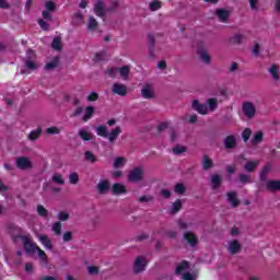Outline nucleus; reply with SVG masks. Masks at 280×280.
Here are the masks:
<instances>
[{
  "instance_id": "34",
  "label": "nucleus",
  "mask_w": 280,
  "mask_h": 280,
  "mask_svg": "<svg viewBox=\"0 0 280 280\" xmlns=\"http://www.w3.org/2000/svg\"><path fill=\"white\" fill-rule=\"evenodd\" d=\"M51 183H55V185H65V177L60 173H55L51 176Z\"/></svg>"
},
{
  "instance_id": "49",
  "label": "nucleus",
  "mask_w": 280,
  "mask_h": 280,
  "mask_svg": "<svg viewBox=\"0 0 280 280\" xmlns=\"http://www.w3.org/2000/svg\"><path fill=\"white\" fill-rule=\"evenodd\" d=\"M45 8H46V11H48V12H55L56 3H54L52 1H46Z\"/></svg>"
},
{
  "instance_id": "19",
  "label": "nucleus",
  "mask_w": 280,
  "mask_h": 280,
  "mask_svg": "<svg viewBox=\"0 0 280 280\" xmlns=\"http://www.w3.org/2000/svg\"><path fill=\"white\" fill-rule=\"evenodd\" d=\"M184 240L192 248H194V246H196L198 244V236H196V234H194L192 232L184 233Z\"/></svg>"
},
{
  "instance_id": "5",
  "label": "nucleus",
  "mask_w": 280,
  "mask_h": 280,
  "mask_svg": "<svg viewBox=\"0 0 280 280\" xmlns=\"http://www.w3.org/2000/svg\"><path fill=\"white\" fill-rule=\"evenodd\" d=\"M145 266H148V259L144 256H138L133 261V272L139 275L145 270Z\"/></svg>"
},
{
  "instance_id": "24",
  "label": "nucleus",
  "mask_w": 280,
  "mask_h": 280,
  "mask_svg": "<svg viewBox=\"0 0 280 280\" xmlns=\"http://www.w3.org/2000/svg\"><path fill=\"white\" fill-rule=\"evenodd\" d=\"M259 163H260L259 160L246 162V164L244 165L245 172H249V173L255 172V170L259 167Z\"/></svg>"
},
{
  "instance_id": "7",
  "label": "nucleus",
  "mask_w": 280,
  "mask_h": 280,
  "mask_svg": "<svg viewBox=\"0 0 280 280\" xmlns=\"http://www.w3.org/2000/svg\"><path fill=\"white\" fill-rule=\"evenodd\" d=\"M141 95L144 100H154V97H156L154 88H152V84L150 83L144 84L141 90Z\"/></svg>"
},
{
  "instance_id": "45",
  "label": "nucleus",
  "mask_w": 280,
  "mask_h": 280,
  "mask_svg": "<svg viewBox=\"0 0 280 280\" xmlns=\"http://www.w3.org/2000/svg\"><path fill=\"white\" fill-rule=\"evenodd\" d=\"M148 42H149V51L152 55L154 51V36L152 34L148 35Z\"/></svg>"
},
{
  "instance_id": "51",
  "label": "nucleus",
  "mask_w": 280,
  "mask_h": 280,
  "mask_svg": "<svg viewBox=\"0 0 280 280\" xmlns=\"http://www.w3.org/2000/svg\"><path fill=\"white\" fill-rule=\"evenodd\" d=\"M57 218H58V220H60V222H67V220H69V213L65 212V211L59 212L57 214Z\"/></svg>"
},
{
  "instance_id": "47",
  "label": "nucleus",
  "mask_w": 280,
  "mask_h": 280,
  "mask_svg": "<svg viewBox=\"0 0 280 280\" xmlns=\"http://www.w3.org/2000/svg\"><path fill=\"white\" fill-rule=\"evenodd\" d=\"M47 135H60L61 129L59 127H49L46 129Z\"/></svg>"
},
{
  "instance_id": "28",
  "label": "nucleus",
  "mask_w": 280,
  "mask_h": 280,
  "mask_svg": "<svg viewBox=\"0 0 280 280\" xmlns=\"http://www.w3.org/2000/svg\"><path fill=\"white\" fill-rule=\"evenodd\" d=\"M96 135L103 139H108V127L104 125L96 127Z\"/></svg>"
},
{
  "instance_id": "9",
  "label": "nucleus",
  "mask_w": 280,
  "mask_h": 280,
  "mask_svg": "<svg viewBox=\"0 0 280 280\" xmlns=\"http://www.w3.org/2000/svg\"><path fill=\"white\" fill-rule=\"evenodd\" d=\"M242 252V244H240V241L232 240L228 243V253L230 255H237V253Z\"/></svg>"
},
{
  "instance_id": "27",
  "label": "nucleus",
  "mask_w": 280,
  "mask_h": 280,
  "mask_svg": "<svg viewBox=\"0 0 280 280\" xmlns=\"http://www.w3.org/2000/svg\"><path fill=\"white\" fill-rule=\"evenodd\" d=\"M79 137L82 141H93V133L89 132L86 129H80Z\"/></svg>"
},
{
  "instance_id": "43",
  "label": "nucleus",
  "mask_w": 280,
  "mask_h": 280,
  "mask_svg": "<svg viewBox=\"0 0 280 280\" xmlns=\"http://www.w3.org/2000/svg\"><path fill=\"white\" fill-rule=\"evenodd\" d=\"M37 213L38 215H40L42 218H47V215L49 214V212L47 211V209L45 207H43L42 205L37 206Z\"/></svg>"
},
{
  "instance_id": "12",
  "label": "nucleus",
  "mask_w": 280,
  "mask_h": 280,
  "mask_svg": "<svg viewBox=\"0 0 280 280\" xmlns=\"http://www.w3.org/2000/svg\"><path fill=\"white\" fill-rule=\"evenodd\" d=\"M27 59L25 60V67L30 69V71H36L38 69V65L32 60L34 56H36L33 50H27L26 52Z\"/></svg>"
},
{
  "instance_id": "64",
  "label": "nucleus",
  "mask_w": 280,
  "mask_h": 280,
  "mask_svg": "<svg viewBox=\"0 0 280 280\" xmlns=\"http://www.w3.org/2000/svg\"><path fill=\"white\" fill-rule=\"evenodd\" d=\"M167 127H168L167 122H161V124L158 126V130H159L160 132H164V130H167Z\"/></svg>"
},
{
  "instance_id": "52",
  "label": "nucleus",
  "mask_w": 280,
  "mask_h": 280,
  "mask_svg": "<svg viewBox=\"0 0 280 280\" xmlns=\"http://www.w3.org/2000/svg\"><path fill=\"white\" fill-rule=\"evenodd\" d=\"M88 27H89V30H95V27H97V20H95V18L91 16L89 19Z\"/></svg>"
},
{
  "instance_id": "36",
  "label": "nucleus",
  "mask_w": 280,
  "mask_h": 280,
  "mask_svg": "<svg viewBox=\"0 0 280 280\" xmlns=\"http://www.w3.org/2000/svg\"><path fill=\"white\" fill-rule=\"evenodd\" d=\"M207 106H209V110L214 113V110H218V98H208L206 101Z\"/></svg>"
},
{
  "instance_id": "11",
  "label": "nucleus",
  "mask_w": 280,
  "mask_h": 280,
  "mask_svg": "<svg viewBox=\"0 0 280 280\" xmlns=\"http://www.w3.org/2000/svg\"><path fill=\"white\" fill-rule=\"evenodd\" d=\"M223 145L225 150H235L237 148V138L235 136H226L223 139Z\"/></svg>"
},
{
  "instance_id": "57",
  "label": "nucleus",
  "mask_w": 280,
  "mask_h": 280,
  "mask_svg": "<svg viewBox=\"0 0 280 280\" xmlns=\"http://www.w3.org/2000/svg\"><path fill=\"white\" fill-rule=\"evenodd\" d=\"M250 135H253V131L250 129H245L242 133L243 140L246 142L250 139Z\"/></svg>"
},
{
  "instance_id": "44",
  "label": "nucleus",
  "mask_w": 280,
  "mask_h": 280,
  "mask_svg": "<svg viewBox=\"0 0 280 280\" xmlns=\"http://www.w3.org/2000/svg\"><path fill=\"white\" fill-rule=\"evenodd\" d=\"M185 190H186L185 185L182 184V183L176 184L175 187H174L175 194H179L180 196H182L183 194H185Z\"/></svg>"
},
{
  "instance_id": "46",
  "label": "nucleus",
  "mask_w": 280,
  "mask_h": 280,
  "mask_svg": "<svg viewBox=\"0 0 280 280\" xmlns=\"http://www.w3.org/2000/svg\"><path fill=\"white\" fill-rule=\"evenodd\" d=\"M56 67H58V58H55L52 61L48 62L46 66H45V69L47 71L51 70V69H56Z\"/></svg>"
},
{
  "instance_id": "3",
  "label": "nucleus",
  "mask_w": 280,
  "mask_h": 280,
  "mask_svg": "<svg viewBox=\"0 0 280 280\" xmlns=\"http://www.w3.org/2000/svg\"><path fill=\"white\" fill-rule=\"evenodd\" d=\"M15 165L18 170H22L23 172L32 170V167H34V164L32 163V160L28 156L16 158Z\"/></svg>"
},
{
  "instance_id": "53",
  "label": "nucleus",
  "mask_w": 280,
  "mask_h": 280,
  "mask_svg": "<svg viewBox=\"0 0 280 280\" xmlns=\"http://www.w3.org/2000/svg\"><path fill=\"white\" fill-rule=\"evenodd\" d=\"M37 254H38V257L42 258V261L44 264H47V254H45V250L40 249V247H37Z\"/></svg>"
},
{
  "instance_id": "38",
  "label": "nucleus",
  "mask_w": 280,
  "mask_h": 280,
  "mask_svg": "<svg viewBox=\"0 0 280 280\" xmlns=\"http://www.w3.org/2000/svg\"><path fill=\"white\" fill-rule=\"evenodd\" d=\"M261 141H264V132L257 131V132L254 135L253 139H252V143H253L254 145H259V143H261Z\"/></svg>"
},
{
  "instance_id": "30",
  "label": "nucleus",
  "mask_w": 280,
  "mask_h": 280,
  "mask_svg": "<svg viewBox=\"0 0 280 280\" xmlns=\"http://www.w3.org/2000/svg\"><path fill=\"white\" fill-rule=\"evenodd\" d=\"M172 152L173 154H175V156H180V154H185V152H187V147L176 144L175 147L172 148Z\"/></svg>"
},
{
  "instance_id": "2",
  "label": "nucleus",
  "mask_w": 280,
  "mask_h": 280,
  "mask_svg": "<svg viewBox=\"0 0 280 280\" xmlns=\"http://www.w3.org/2000/svg\"><path fill=\"white\" fill-rule=\"evenodd\" d=\"M242 110L246 119H255V116L257 115V107L255 106V103L250 101L243 102Z\"/></svg>"
},
{
  "instance_id": "17",
  "label": "nucleus",
  "mask_w": 280,
  "mask_h": 280,
  "mask_svg": "<svg viewBox=\"0 0 280 280\" xmlns=\"http://www.w3.org/2000/svg\"><path fill=\"white\" fill-rule=\"evenodd\" d=\"M106 12H107L106 5H104V2L98 0L94 4V13L96 14V16L104 18L106 16Z\"/></svg>"
},
{
  "instance_id": "54",
  "label": "nucleus",
  "mask_w": 280,
  "mask_h": 280,
  "mask_svg": "<svg viewBox=\"0 0 280 280\" xmlns=\"http://www.w3.org/2000/svg\"><path fill=\"white\" fill-rule=\"evenodd\" d=\"M240 180H241V183H243V185H248V183H250V175L241 174Z\"/></svg>"
},
{
  "instance_id": "55",
  "label": "nucleus",
  "mask_w": 280,
  "mask_h": 280,
  "mask_svg": "<svg viewBox=\"0 0 280 280\" xmlns=\"http://www.w3.org/2000/svg\"><path fill=\"white\" fill-rule=\"evenodd\" d=\"M152 200H154V197H152L150 195H144L139 198V202H141V203L152 202Z\"/></svg>"
},
{
  "instance_id": "15",
  "label": "nucleus",
  "mask_w": 280,
  "mask_h": 280,
  "mask_svg": "<svg viewBox=\"0 0 280 280\" xmlns=\"http://www.w3.org/2000/svg\"><path fill=\"white\" fill-rule=\"evenodd\" d=\"M220 185H222V176L218 174L210 175V186L213 191H218L220 189Z\"/></svg>"
},
{
  "instance_id": "10",
  "label": "nucleus",
  "mask_w": 280,
  "mask_h": 280,
  "mask_svg": "<svg viewBox=\"0 0 280 280\" xmlns=\"http://www.w3.org/2000/svg\"><path fill=\"white\" fill-rule=\"evenodd\" d=\"M112 91L115 95H120V97H124L128 94V88L124 85V83H114Z\"/></svg>"
},
{
  "instance_id": "33",
  "label": "nucleus",
  "mask_w": 280,
  "mask_h": 280,
  "mask_svg": "<svg viewBox=\"0 0 280 280\" xmlns=\"http://www.w3.org/2000/svg\"><path fill=\"white\" fill-rule=\"evenodd\" d=\"M180 209H183V201L180 199H177L175 202L172 203L170 211L171 213L175 214L178 213Z\"/></svg>"
},
{
  "instance_id": "61",
  "label": "nucleus",
  "mask_w": 280,
  "mask_h": 280,
  "mask_svg": "<svg viewBox=\"0 0 280 280\" xmlns=\"http://www.w3.org/2000/svg\"><path fill=\"white\" fill-rule=\"evenodd\" d=\"M259 3V0H249V8L257 12L259 10V7L257 5Z\"/></svg>"
},
{
  "instance_id": "42",
  "label": "nucleus",
  "mask_w": 280,
  "mask_h": 280,
  "mask_svg": "<svg viewBox=\"0 0 280 280\" xmlns=\"http://www.w3.org/2000/svg\"><path fill=\"white\" fill-rule=\"evenodd\" d=\"M84 156H85V161H88L89 163L97 162V156H95V154H93V152H91V151H86L84 153Z\"/></svg>"
},
{
  "instance_id": "16",
  "label": "nucleus",
  "mask_w": 280,
  "mask_h": 280,
  "mask_svg": "<svg viewBox=\"0 0 280 280\" xmlns=\"http://www.w3.org/2000/svg\"><path fill=\"white\" fill-rule=\"evenodd\" d=\"M121 132H124V130L119 126L112 129L110 132L107 135V140L110 143H115V141H117V139H119V135H121Z\"/></svg>"
},
{
  "instance_id": "18",
  "label": "nucleus",
  "mask_w": 280,
  "mask_h": 280,
  "mask_svg": "<svg viewBox=\"0 0 280 280\" xmlns=\"http://www.w3.org/2000/svg\"><path fill=\"white\" fill-rule=\"evenodd\" d=\"M265 189L267 191H280V180H267L265 183Z\"/></svg>"
},
{
  "instance_id": "29",
  "label": "nucleus",
  "mask_w": 280,
  "mask_h": 280,
  "mask_svg": "<svg viewBox=\"0 0 280 280\" xmlns=\"http://www.w3.org/2000/svg\"><path fill=\"white\" fill-rule=\"evenodd\" d=\"M113 192L115 194V196H119L121 194H126V186H124V184H114L113 185Z\"/></svg>"
},
{
  "instance_id": "31",
  "label": "nucleus",
  "mask_w": 280,
  "mask_h": 280,
  "mask_svg": "<svg viewBox=\"0 0 280 280\" xmlns=\"http://www.w3.org/2000/svg\"><path fill=\"white\" fill-rule=\"evenodd\" d=\"M93 115H95V107L88 106V107H85V114L82 117V120L83 121H89V119H91V117H93Z\"/></svg>"
},
{
  "instance_id": "60",
  "label": "nucleus",
  "mask_w": 280,
  "mask_h": 280,
  "mask_svg": "<svg viewBox=\"0 0 280 280\" xmlns=\"http://www.w3.org/2000/svg\"><path fill=\"white\" fill-rule=\"evenodd\" d=\"M89 275H100V268L96 266H90L88 267Z\"/></svg>"
},
{
  "instance_id": "6",
  "label": "nucleus",
  "mask_w": 280,
  "mask_h": 280,
  "mask_svg": "<svg viewBox=\"0 0 280 280\" xmlns=\"http://www.w3.org/2000/svg\"><path fill=\"white\" fill-rule=\"evenodd\" d=\"M197 55L199 56V60L203 62V65H211V55L207 48L199 46L197 49Z\"/></svg>"
},
{
  "instance_id": "35",
  "label": "nucleus",
  "mask_w": 280,
  "mask_h": 280,
  "mask_svg": "<svg viewBox=\"0 0 280 280\" xmlns=\"http://www.w3.org/2000/svg\"><path fill=\"white\" fill-rule=\"evenodd\" d=\"M118 72L122 80H128V75H130V66H124L121 68H118Z\"/></svg>"
},
{
  "instance_id": "50",
  "label": "nucleus",
  "mask_w": 280,
  "mask_h": 280,
  "mask_svg": "<svg viewBox=\"0 0 280 280\" xmlns=\"http://www.w3.org/2000/svg\"><path fill=\"white\" fill-rule=\"evenodd\" d=\"M119 73V68H109L106 70V74L109 75V78H115Z\"/></svg>"
},
{
  "instance_id": "20",
  "label": "nucleus",
  "mask_w": 280,
  "mask_h": 280,
  "mask_svg": "<svg viewBox=\"0 0 280 280\" xmlns=\"http://www.w3.org/2000/svg\"><path fill=\"white\" fill-rule=\"evenodd\" d=\"M201 167L205 172H209V170H213V160H211L209 155H202Z\"/></svg>"
},
{
  "instance_id": "26",
  "label": "nucleus",
  "mask_w": 280,
  "mask_h": 280,
  "mask_svg": "<svg viewBox=\"0 0 280 280\" xmlns=\"http://www.w3.org/2000/svg\"><path fill=\"white\" fill-rule=\"evenodd\" d=\"M268 72L271 75L272 80H275V82H279V80H280V78H279V66L272 65L268 69Z\"/></svg>"
},
{
  "instance_id": "56",
  "label": "nucleus",
  "mask_w": 280,
  "mask_h": 280,
  "mask_svg": "<svg viewBox=\"0 0 280 280\" xmlns=\"http://www.w3.org/2000/svg\"><path fill=\"white\" fill-rule=\"evenodd\" d=\"M97 100H100L97 92H91L90 95H88V102H97Z\"/></svg>"
},
{
  "instance_id": "1",
  "label": "nucleus",
  "mask_w": 280,
  "mask_h": 280,
  "mask_svg": "<svg viewBox=\"0 0 280 280\" xmlns=\"http://www.w3.org/2000/svg\"><path fill=\"white\" fill-rule=\"evenodd\" d=\"M187 270H189V261L183 260L182 262L177 264L175 275H182L183 280H196L194 275L187 272Z\"/></svg>"
},
{
  "instance_id": "58",
  "label": "nucleus",
  "mask_w": 280,
  "mask_h": 280,
  "mask_svg": "<svg viewBox=\"0 0 280 280\" xmlns=\"http://www.w3.org/2000/svg\"><path fill=\"white\" fill-rule=\"evenodd\" d=\"M177 224H178L179 229H182L183 231L189 229V223L185 222L183 219H179L177 221Z\"/></svg>"
},
{
  "instance_id": "39",
  "label": "nucleus",
  "mask_w": 280,
  "mask_h": 280,
  "mask_svg": "<svg viewBox=\"0 0 280 280\" xmlns=\"http://www.w3.org/2000/svg\"><path fill=\"white\" fill-rule=\"evenodd\" d=\"M126 165V158H116L114 161V170H119Z\"/></svg>"
},
{
  "instance_id": "22",
  "label": "nucleus",
  "mask_w": 280,
  "mask_h": 280,
  "mask_svg": "<svg viewBox=\"0 0 280 280\" xmlns=\"http://www.w3.org/2000/svg\"><path fill=\"white\" fill-rule=\"evenodd\" d=\"M215 14L221 23H226V21H229V16H231V12L225 9H217Z\"/></svg>"
},
{
  "instance_id": "14",
  "label": "nucleus",
  "mask_w": 280,
  "mask_h": 280,
  "mask_svg": "<svg viewBox=\"0 0 280 280\" xmlns=\"http://www.w3.org/2000/svg\"><path fill=\"white\" fill-rule=\"evenodd\" d=\"M191 106L194 110L199 113V115H207V113H209V107H207L205 104H200V101L198 100H194Z\"/></svg>"
},
{
  "instance_id": "40",
  "label": "nucleus",
  "mask_w": 280,
  "mask_h": 280,
  "mask_svg": "<svg viewBox=\"0 0 280 280\" xmlns=\"http://www.w3.org/2000/svg\"><path fill=\"white\" fill-rule=\"evenodd\" d=\"M161 1L160 0H153L149 3V9L151 12H156V10H161Z\"/></svg>"
},
{
  "instance_id": "62",
  "label": "nucleus",
  "mask_w": 280,
  "mask_h": 280,
  "mask_svg": "<svg viewBox=\"0 0 280 280\" xmlns=\"http://www.w3.org/2000/svg\"><path fill=\"white\" fill-rule=\"evenodd\" d=\"M38 25L39 27H42L45 32H47V30H49V24L47 22H45L44 20H38Z\"/></svg>"
},
{
  "instance_id": "41",
  "label": "nucleus",
  "mask_w": 280,
  "mask_h": 280,
  "mask_svg": "<svg viewBox=\"0 0 280 280\" xmlns=\"http://www.w3.org/2000/svg\"><path fill=\"white\" fill-rule=\"evenodd\" d=\"M51 231L56 233L57 235H61L62 233V223L60 221H57L52 224Z\"/></svg>"
},
{
  "instance_id": "48",
  "label": "nucleus",
  "mask_w": 280,
  "mask_h": 280,
  "mask_svg": "<svg viewBox=\"0 0 280 280\" xmlns=\"http://www.w3.org/2000/svg\"><path fill=\"white\" fill-rule=\"evenodd\" d=\"M52 49H56V51H60V37H55L51 43Z\"/></svg>"
},
{
  "instance_id": "37",
  "label": "nucleus",
  "mask_w": 280,
  "mask_h": 280,
  "mask_svg": "<svg viewBox=\"0 0 280 280\" xmlns=\"http://www.w3.org/2000/svg\"><path fill=\"white\" fill-rule=\"evenodd\" d=\"M70 185H78L80 183V175L77 172H72L68 176Z\"/></svg>"
},
{
  "instance_id": "8",
  "label": "nucleus",
  "mask_w": 280,
  "mask_h": 280,
  "mask_svg": "<svg viewBox=\"0 0 280 280\" xmlns=\"http://www.w3.org/2000/svg\"><path fill=\"white\" fill-rule=\"evenodd\" d=\"M19 237L22 240L26 253H35V250H37L38 246L32 243V241L30 240V235Z\"/></svg>"
},
{
  "instance_id": "25",
  "label": "nucleus",
  "mask_w": 280,
  "mask_h": 280,
  "mask_svg": "<svg viewBox=\"0 0 280 280\" xmlns=\"http://www.w3.org/2000/svg\"><path fill=\"white\" fill-rule=\"evenodd\" d=\"M40 135H43V128L39 127L36 130H32L27 135V139H28V141H37V139L40 138Z\"/></svg>"
},
{
  "instance_id": "13",
  "label": "nucleus",
  "mask_w": 280,
  "mask_h": 280,
  "mask_svg": "<svg viewBox=\"0 0 280 280\" xmlns=\"http://www.w3.org/2000/svg\"><path fill=\"white\" fill-rule=\"evenodd\" d=\"M96 190L101 195L106 194L107 191L110 190V182H108V179H101V180H98V183L96 185Z\"/></svg>"
},
{
  "instance_id": "63",
  "label": "nucleus",
  "mask_w": 280,
  "mask_h": 280,
  "mask_svg": "<svg viewBox=\"0 0 280 280\" xmlns=\"http://www.w3.org/2000/svg\"><path fill=\"white\" fill-rule=\"evenodd\" d=\"M222 121H223V124L229 125V124H231V121H233V116L225 115V116H223Z\"/></svg>"
},
{
  "instance_id": "23",
  "label": "nucleus",
  "mask_w": 280,
  "mask_h": 280,
  "mask_svg": "<svg viewBox=\"0 0 280 280\" xmlns=\"http://www.w3.org/2000/svg\"><path fill=\"white\" fill-rule=\"evenodd\" d=\"M38 240L40 244H43V246L46 248V250H54V245L51 244V240L49 238V236L45 234L38 235Z\"/></svg>"
},
{
  "instance_id": "4",
  "label": "nucleus",
  "mask_w": 280,
  "mask_h": 280,
  "mask_svg": "<svg viewBox=\"0 0 280 280\" xmlns=\"http://www.w3.org/2000/svg\"><path fill=\"white\" fill-rule=\"evenodd\" d=\"M129 183H141L143 180V167L139 166L131 170L127 176Z\"/></svg>"
},
{
  "instance_id": "32",
  "label": "nucleus",
  "mask_w": 280,
  "mask_h": 280,
  "mask_svg": "<svg viewBox=\"0 0 280 280\" xmlns=\"http://www.w3.org/2000/svg\"><path fill=\"white\" fill-rule=\"evenodd\" d=\"M244 35L237 33L230 38V43L232 45H242V43H244Z\"/></svg>"
},
{
  "instance_id": "59",
  "label": "nucleus",
  "mask_w": 280,
  "mask_h": 280,
  "mask_svg": "<svg viewBox=\"0 0 280 280\" xmlns=\"http://www.w3.org/2000/svg\"><path fill=\"white\" fill-rule=\"evenodd\" d=\"M63 242H71L73 240V233L65 232L62 236Z\"/></svg>"
},
{
  "instance_id": "21",
  "label": "nucleus",
  "mask_w": 280,
  "mask_h": 280,
  "mask_svg": "<svg viewBox=\"0 0 280 280\" xmlns=\"http://www.w3.org/2000/svg\"><path fill=\"white\" fill-rule=\"evenodd\" d=\"M228 196V202H230L231 207L233 209L240 207V199L237 198V192L235 191H230L226 194Z\"/></svg>"
}]
</instances>
